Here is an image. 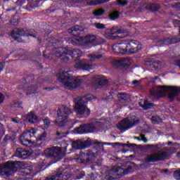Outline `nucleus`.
<instances>
[{
    "instance_id": "412c9836",
    "label": "nucleus",
    "mask_w": 180,
    "mask_h": 180,
    "mask_svg": "<svg viewBox=\"0 0 180 180\" xmlns=\"http://www.w3.org/2000/svg\"><path fill=\"white\" fill-rule=\"evenodd\" d=\"M131 64V60L127 58H122L112 61V65L116 68H117V67H129Z\"/></svg>"
},
{
    "instance_id": "de8ad7c7",
    "label": "nucleus",
    "mask_w": 180,
    "mask_h": 180,
    "mask_svg": "<svg viewBox=\"0 0 180 180\" xmlns=\"http://www.w3.org/2000/svg\"><path fill=\"white\" fill-rule=\"evenodd\" d=\"M44 124L46 127H49V126H50V120H49V119L44 120Z\"/></svg>"
},
{
    "instance_id": "3c124183",
    "label": "nucleus",
    "mask_w": 180,
    "mask_h": 180,
    "mask_svg": "<svg viewBox=\"0 0 180 180\" xmlns=\"http://www.w3.org/2000/svg\"><path fill=\"white\" fill-rule=\"evenodd\" d=\"M4 101H5V96L0 93V105L1 103H4Z\"/></svg>"
},
{
    "instance_id": "a18cd8bd",
    "label": "nucleus",
    "mask_w": 180,
    "mask_h": 180,
    "mask_svg": "<svg viewBox=\"0 0 180 180\" xmlns=\"http://www.w3.org/2000/svg\"><path fill=\"white\" fill-rule=\"evenodd\" d=\"M11 107L13 108H20V103H18V101H14Z\"/></svg>"
},
{
    "instance_id": "6e6d98bb",
    "label": "nucleus",
    "mask_w": 180,
    "mask_h": 180,
    "mask_svg": "<svg viewBox=\"0 0 180 180\" xmlns=\"http://www.w3.org/2000/svg\"><path fill=\"white\" fill-rule=\"evenodd\" d=\"M82 176H81L80 178H77V179H81V178L85 176V173H82Z\"/></svg>"
},
{
    "instance_id": "864d4df0",
    "label": "nucleus",
    "mask_w": 180,
    "mask_h": 180,
    "mask_svg": "<svg viewBox=\"0 0 180 180\" xmlns=\"http://www.w3.org/2000/svg\"><path fill=\"white\" fill-rule=\"evenodd\" d=\"M44 89H45L46 91H53V88L45 87V88H44Z\"/></svg>"
},
{
    "instance_id": "ddd939ff",
    "label": "nucleus",
    "mask_w": 180,
    "mask_h": 180,
    "mask_svg": "<svg viewBox=\"0 0 180 180\" xmlns=\"http://www.w3.org/2000/svg\"><path fill=\"white\" fill-rule=\"evenodd\" d=\"M27 36H30L31 37H37V35H33L30 32L25 31V30L15 29L11 32V37L13 39H14V40H17V41H19L20 43H25V39H22H22H25Z\"/></svg>"
},
{
    "instance_id": "5fc2aeb1",
    "label": "nucleus",
    "mask_w": 180,
    "mask_h": 180,
    "mask_svg": "<svg viewBox=\"0 0 180 180\" xmlns=\"http://www.w3.org/2000/svg\"><path fill=\"white\" fill-rule=\"evenodd\" d=\"M176 65H178V67L180 68V60L176 62Z\"/></svg>"
},
{
    "instance_id": "1a4fd4ad",
    "label": "nucleus",
    "mask_w": 180,
    "mask_h": 180,
    "mask_svg": "<svg viewBox=\"0 0 180 180\" xmlns=\"http://www.w3.org/2000/svg\"><path fill=\"white\" fill-rule=\"evenodd\" d=\"M125 41V54H136L139 53L143 45L137 40L127 39Z\"/></svg>"
},
{
    "instance_id": "6e6552de",
    "label": "nucleus",
    "mask_w": 180,
    "mask_h": 180,
    "mask_svg": "<svg viewBox=\"0 0 180 180\" xmlns=\"http://www.w3.org/2000/svg\"><path fill=\"white\" fill-rule=\"evenodd\" d=\"M44 154L47 158H54L56 161H60V160L65 155V150L63 152V149L58 146H53L52 148H46L44 150Z\"/></svg>"
},
{
    "instance_id": "b1692460",
    "label": "nucleus",
    "mask_w": 180,
    "mask_h": 180,
    "mask_svg": "<svg viewBox=\"0 0 180 180\" xmlns=\"http://www.w3.org/2000/svg\"><path fill=\"white\" fill-rule=\"evenodd\" d=\"M41 85V82H37L36 84H32L27 88L26 95H32V94H36L37 89Z\"/></svg>"
},
{
    "instance_id": "cd10ccee",
    "label": "nucleus",
    "mask_w": 180,
    "mask_h": 180,
    "mask_svg": "<svg viewBox=\"0 0 180 180\" xmlns=\"http://www.w3.org/2000/svg\"><path fill=\"white\" fill-rule=\"evenodd\" d=\"M139 106H141V108H143V109H144L145 110H147V109H151V108H153V103L147 101H143V100H140V101L139 102Z\"/></svg>"
},
{
    "instance_id": "a19ab883",
    "label": "nucleus",
    "mask_w": 180,
    "mask_h": 180,
    "mask_svg": "<svg viewBox=\"0 0 180 180\" xmlns=\"http://www.w3.org/2000/svg\"><path fill=\"white\" fill-rule=\"evenodd\" d=\"M94 25L96 29H105V25L101 22H96Z\"/></svg>"
},
{
    "instance_id": "bb28decb",
    "label": "nucleus",
    "mask_w": 180,
    "mask_h": 180,
    "mask_svg": "<svg viewBox=\"0 0 180 180\" xmlns=\"http://www.w3.org/2000/svg\"><path fill=\"white\" fill-rule=\"evenodd\" d=\"M68 32L69 33H70V34H72L73 36H77V34H79V33L82 32V28L78 25H76L69 29Z\"/></svg>"
},
{
    "instance_id": "bf43d9fd",
    "label": "nucleus",
    "mask_w": 180,
    "mask_h": 180,
    "mask_svg": "<svg viewBox=\"0 0 180 180\" xmlns=\"http://www.w3.org/2000/svg\"><path fill=\"white\" fill-rule=\"evenodd\" d=\"M167 144H168V146H169V144H171V142H169Z\"/></svg>"
},
{
    "instance_id": "4c0bfd02",
    "label": "nucleus",
    "mask_w": 180,
    "mask_h": 180,
    "mask_svg": "<svg viewBox=\"0 0 180 180\" xmlns=\"http://www.w3.org/2000/svg\"><path fill=\"white\" fill-rule=\"evenodd\" d=\"M152 122H153L155 124H157V123H161L162 122V120L160 118V117H152Z\"/></svg>"
},
{
    "instance_id": "8fccbe9b",
    "label": "nucleus",
    "mask_w": 180,
    "mask_h": 180,
    "mask_svg": "<svg viewBox=\"0 0 180 180\" xmlns=\"http://www.w3.org/2000/svg\"><path fill=\"white\" fill-rule=\"evenodd\" d=\"M162 43H163L164 44H171V40H169V39H164L162 41H160Z\"/></svg>"
},
{
    "instance_id": "aec40b11",
    "label": "nucleus",
    "mask_w": 180,
    "mask_h": 180,
    "mask_svg": "<svg viewBox=\"0 0 180 180\" xmlns=\"http://www.w3.org/2000/svg\"><path fill=\"white\" fill-rule=\"evenodd\" d=\"M112 49L117 54H126V44L124 41H122L118 44L112 46Z\"/></svg>"
},
{
    "instance_id": "c03bdc74",
    "label": "nucleus",
    "mask_w": 180,
    "mask_h": 180,
    "mask_svg": "<svg viewBox=\"0 0 180 180\" xmlns=\"http://www.w3.org/2000/svg\"><path fill=\"white\" fill-rule=\"evenodd\" d=\"M56 134L57 136H60V139H63V137H65L67 133L63 131H57Z\"/></svg>"
},
{
    "instance_id": "dca6fc26",
    "label": "nucleus",
    "mask_w": 180,
    "mask_h": 180,
    "mask_svg": "<svg viewBox=\"0 0 180 180\" xmlns=\"http://www.w3.org/2000/svg\"><path fill=\"white\" fill-rule=\"evenodd\" d=\"M71 178V170L70 169H60L56 174L46 180H68Z\"/></svg>"
},
{
    "instance_id": "f3484780",
    "label": "nucleus",
    "mask_w": 180,
    "mask_h": 180,
    "mask_svg": "<svg viewBox=\"0 0 180 180\" xmlns=\"http://www.w3.org/2000/svg\"><path fill=\"white\" fill-rule=\"evenodd\" d=\"M75 68L83 70L84 71H91L95 68V65L90 63L88 60H82L77 62L75 65Z\"/></svg>"
},
{
    "instance_id": "2eb2a0df",
    "label": "nucleus",
    "mask_w": 180,
    "mask_h": 180,
    "mask_svg": "<svg viewBox=\"0 0 180 180\" xmlns=\"http://www.w3.org/2000/svg\"><path fill=\"white\" fill-rule=\"evenodd\" d=\"M76 41L77 44L80 46H85L86 47H88L96 41V36L94 34H89L85 37L76 39Z\"/></svg>"
},
{
    "instance_id": "7ed1b4c3",
    "label": "nucleus",
    "mask_w": 180,
    "mask_h": 180,
    "mask_svg": "<svg viewBox=\"0 0 180 180\" xmlns=\"http://www.w3.org/2000/svg\"><path fill=\"white\" fill-rule=\"evenodd\" d=\"M53 56L60 58L63 61H68L70 57L77 60L79 57L82 56V52L79 49H74L72 48H56L52 50V52L49 54V56L46 57L49 60H52Z\"/></svg>"
},
{
    "instance_id": "7c9ffc66",
    "label": "nucleus",
    "mask_w": 180,
    "mask_h": 180,
    "mask_svg": "<svg viewBox=\"0 0 180 180\" xmlns=\"http://www.w3.org/2000/svg\"><path fill=\"white\" fill-rule=\"evenodd\" d=\"M87 4L90 6L98 5L99 4H105V2H108L110 0H86Z\"/></svg>"
},
{
    "instance_id": "c85d7f7f",
    "label": "nucleus",
    "mask_w": 180,
    "mask_h": 180,
    "mask_svg": "<svg viewBox=\"0 0 180 180\" xmlns=\"http://www.w3.org/2000/svg\"><path fill=\"white\" fill-rule=\"evenodd\" d=\"M26 119L28 120L30 123H34L36 120H37V116L34 114V112H31L28 115H26Z\"/></svg>"
},
{
    "instance_id": "a211bd4d",
    "label": "nucleus",
    "mask_w": 180,
    "mask_h": 180,
    "mask_svg": "<svg viewBox=\"0 0 180 180\" xmlns=\"http://www.w3.org/2000/svg\"><path fill=\"white\" fill-rule=\"evenodd\" d=\"M92 86L94 89H98L101 86H105L108 84V79L103 76L95 75L93 77Z\"/></svg>"
},
{
    "instance_id": "9b49d317",
    "label": "nucleus",
    "mask_w": 180,
    "mask_h": 180,
    "mask_svg": "<svg viewBox=\"0 0 180 180\" xmlns=\"http://www.w3.org/2000/svg\"><path fill=\"white\" fill-rule=\"evenodd\" d=\"M139 124V119L136 116L132 115L124 119L121 122L117 124V129L121 131H126L129 129H131L133 126Z\"/></svg>"
},
{
    "instance_id": "a878e982",
    "label": "nucleus",
    "mask_w": 180,
    "mask_h": 180,
    "mask_svg": "<svg viewBox=\"0 0 180 180\" xmlns=\"http://www.w3.org/2000/svg\"><path fill=\"white\" fill-rule=\"evenodd\" d=\"M72 146V148H75V150H80L81 148H85V147H86L85 142H83L81 140L73 141Z\"/></svg>"
},
{
    "instance_id": "ea45409f",
    "label": "nucleus",
    "mask_w": 180,
    "mask_h": 180,
    "mask_svg": "<svg viewBox=\"0 0 180 180\" xmlns=\"http://www.w3.org/2000/svg\"><path fill=\"white\" fill-rule=\"evenodd\" d=\"M129 1L126 0H117V4L120 5V6H126Z\"/></svg>"
},
{
    "instance_id": "c756f323",
    "label": "nucleus",
    "mask_w": 180,
    "mask_h": 180,
    "mask_svg": "<svg viewBox=\"0 0 180 180\" xmlns=\"http://www.w3.org/2000/svg\"><path fill=\"white\" fill-rule=\"evenodd\" d=\"M20 175L25 176V175H29L32 174V168L30 167H27L25 168L20 169L19 170Z\"/></svg>"
},
{
    "instance_id": "6ab92c4d",
    "label": "nucleus",
    "mask_w": 180,
    "mask_h": 180,
    "mask_svg": "<svg viewBox=\"0 0 180 180\" xmlns=\"http://www.w3.org/2000/svg\"><path fill=\"white\" fill-rule=\"evenodd\" d=\"M86 133H94L95 131H101L103 125L101 122H92L90 124H85Z\"/></svg>"
},
{
    "instance_id": "20e7f679",
    "label": "nucleus",
    "mask_w": 180,
    "mask_h": 180,
    "mask_svg": "<svg viewBox=\"0 0 180 180\" xmlns=\"http://www.w3.org/2000/svg\"><path fill=\"white\" fill-rule=\"evenodd\" d=\"M168 94L171 101L180 94V87L177 86H157L150 90V95L153 98H160Z\"/></svg>"
},
{
    "instance_id": "79ce46f5",
    "label": "nucleus",
    "mask_w": 180,
    "mask_h": 180,
    "mask_svg": "<svg viewBox=\"0 0 180 180\" xmlns=\"http://www.w3.org/2000/svg\"><path fill=\"white\" fill-rule=\"evenodd\" d=\"M97 178H98V175L91 174L88 175L87 180H97Z\"/></svg>"
},
{
    "instance_id": "72a5a7b5",
    "label": "nucleus",
    "mask_w": 180,
    "mask_h": 180,
    "mask_svg": "<svg viewBox=\"0 0 180 180\" xmlns=\"http://www.w3.org/2000/svg\"><path fill=\"white\" fill-rule=\"evenodd\" d=\"M117 98L120 102H124V101H127V95L126 94H118Z\"/></svg>"
},
{
    "instance_id": "49530a36",
    "label": "nucleus",
    "mask_w": 180,
    "mask_h": 180,
    "mask_svg": "<svg viewBox=\"0 0 180 180\" xmlns=\"http://www.w3.org/2000/svg\"><path fill=\"white\" fill-rule=\"evenodd\" d=\"M86 99H87V101H92V99H95V96L89 94L86 96Z\"/></svg>"
},
{
    "instance_id": "37998d69",
    "label": "nucleus",
    "mask_w": 180,
    "mask_h": 180,
    "mask_svg": "<svg viewBox=\"0 0 180 180\" xmlns=\"http://www.w3.org/2000/svg\"><path fill=\"white\" fill-rule=\"evenodd\" d=\"M174 178L180 180V170H177L174 173Z\"/></svg>"
},
{
    "instance_id": "f704fd0d",
    "label": "nucleus",
    "mask_w": 180,
    "mask_h": 180,
    "mask_svg": "<svg viewBox=\"0 0 180 180\" xmlns=\"http://www.w3.org/2000/svg\"><path fill=\"white\" fill-rule=\"evenodd\" d=\"M109 18L111 20H115V19H117L119 18V12L113 11L109 14Z\"/></svg>"
},
{
    "instance_id": "f03ea898",
    "label": "nucleus",
    "mask_w": 180,
    "mask_h": 180,
    "mask_svg": "<svg viewBox=\"0 0 180 180\" xmlns=\"http://www.w3.org/2000/svg\"><path fill=\"white\" fill-rule=\"evenodd\" d=\"M146 147L147 148H150L152 153L146 156L145 162H158V161H164V160H167L171 154L169 148H163L164 144L147 145Z\"/></svg>"
},
{
    "instance_id": "9d476101",
    "label": "nucleus",
    "mask_w": 180,
    "mask_h": 180,
    "mask_svg": "<svg viewBox=\"0 0 180 180\" xmlns=\"http://www.w3.org/2000/svg\"><path fill=\"white\" fill-rule=\"evenodd\" d=\"M18 168H19V163L18 161L8 162L0 168V175L11 176V175H13V174L18 171Z\"/></svg>"
},
{
    "instance_id": "0eeeda50",
    "label": "nucleus",
    "mask_w": 180,
    "mask_h": 180,
    "mask_svg": "<svg viewBox=\"0 0 180 180\" xmlns=\"http://www.w3.org/2000/svg\"><path fill=\"white\" fill-rule=\"evenodd\" d=\"M85 98L84 97H77L75 101V111L77 115H84L85 117H88L91 115V110L86 104H85Z\"/></svg>"
},
{
    "instance_id": "052dcab7",
    "label": "nucleus",
    "mask_w": 180,
    "mask_h": 180,
    "mask_svg": "<svg viewBox=\"0 0 180 180\" xmlns=\"http://www.w3.org/2000/svg\"><path fill=\"white\" fill-rule=\"evenodd\" d=\"M116 144H117V145H120V143H117Z\"/></svg>"
},
{
    "instance_id": "4be33fe9",
    "label": "nucleus",
    "mask_w": 180,
    "mask_h": 180,
    "mask_svg": "<svg viewBox=\"0 0 180 180\" xmlns=\"http://www.w3.org/2000/svg\"><path fill=\"white\" fill-rule=\"evenodd\" d=\"M32 153L28 150H26L22 148H17L15 151V156L18 158H22V160H26L27 157L30 156Z\"/></svg>"
},
{
    "instance_id": "58836bf2",
    "label": "nucleus",
    "mask_w": 180,
    "mask_h": 180,
    "mask_svg": "<svg viewBox=\"0 0 180 180\" xmlns=\"http://www.w3.org/2000/svg\"><path fill=\"white\" fill-rule=\"evenodd\" d=\"M135 139L136 140H139V141H140V140H142V141L144 142V143H147V141H148L147 140V138H146V136H144V134H141L140 137L135 136Z\"/></svg>"
},
{
    "instance_id": "4d7b16f0",
    "label": "nucleus",
    "mask_w": 180,
    "mask_h": 180,
    "mask_svg": "<svg viewBox=\"0 0 180 180\" xmlns=\"http://www.w3.org/2000/svg\"><path fill=\"white\" fill-rule=\"evenodd\" d=\"M4 70V68L2 67V65H0V71H2Z\"/></svg>"
},
{
    "instance_id": "c9c22d12",
    "label": "nucleus",
    "mask_w": 180,
    "mask_h": 180,
    "mask_svg": "<svg viewBox=\"0 0 180 180\" xmlns=\"http://www.w3.org/2000/svg\"><path fill=\"white\" fill-rule=\"evenodd\" d=\"M149 9L152 11V12H155L156 11H158L160 9V5L159 4H151L149 6Z\"/></svg>"
},
{
    "instance_id": "09e8293b",
    "label": "nucleus",
    "mask_w": 180,
    "mask_h": 180,
    "mask_svg": "<svg viewBox=\"0 0 180 180\" xmlns=\"http://www.w3.org/2000/svg\"><path fill=\"white\" fill-rule=\"evenodd\" d=\"M140 84H141V82L138 81V80H134L132 82V85H134L135 86H140Z\"/></svg>"
},
{
    "instance_id": "2f4dec72",
    "label": "nucleus",
    "mask_w": 180,
    "mask_h": 180,
    "mask_svg": "<svg viewBox=\"0 0 180 180\" xmlns=\"http://www.w3.org/2000/svg\"><path fill=\"white\" fill-rule=\"evenodd\" d=\"M89 57L90 58V61L94 62L95 61V60H99L100 58H103V55L102 54L96 55V53H92L89 55Z\"/></svg>"
},
{
    "instance_id": "f257e3e1",
    "label": "nucleus",
    "mask_w": 180,
    "mask_h": 180,
    "mask_svg": "<svg viewBox=\"0 0 180 180\" xmlns=\"http://www.w3.org/2000/svg\"><path fill=\"white\" fill-rule=\"evenodd\" d=\"M47 134L41 127L31 129L24 131L20 136V140L22 146L26 147H32V145L37 147L41 146V143L46 140Z\"/></svg>"
},
{
    "instance_id": "680f3d73",
    "label": "nucleus",
    "mask_w": 180,
    "mask_h": 180,
    "mask_svg": "<svg viewBox=\"0 0 180 180\" xmlns=\"http://www.w3.org/2000/svg\"><path fill=\"white\" fill-rule=\"evenodd\" d=\"M44 57H47V56H46V55H45V54H44Z\"/></svg>"
},
{
    "instance_id": "603ef678",
    "label": "nucleus",
    "mask_w": 180,
    "mask_h": 180,
    "mask_svg": "<svg viewBox=\"0 0 180 180\" xmlns=\"http://www.w3.org/2000/svg\"><path fill=\"white\" fill-rule=\"evenodd\" d=\"M11 120H12V122H13V123H20L21 122L20 120H18L16 118H11Z\"/></svg>"
},
{
    "instance_id": "e433bc0d",
    "label": "nucleus",
    "mask_w": 180,
    "mask_h": 180,
    "mask_svg": "<svg viewBox=\"0 0 180 180\" xmlns=\"http://www.w3.org/2000/svg\"><path fill=\"white\" fill-rule=\"evenodd\" d=\"M103 13H105V11H103V9H102V8H99L98 10L95 11L94 12V16H102V15H103Z\"/></svg>"
},
{
    "instance_id": "5701e85b",
    "label": "nucleus",
    "mask_w": 180,
    "mask_h": 180,
    "mask_svg": "<svg viewBox=\"0 0 180 180\" xmlns=\"http://www.w3.org/2000/svg\"><path fill=\"white\" fill-rule=\"evenodd\" d=\"M115 36L117 37V39H123V37L129 36V32L124 27L120 29L115 27Z\"/></svg>"
},
{
    "instance_id": "f8f14e48",
    "label": "nucleus",
    "mask_w": 180,
    "mask_h": 180,
    "mask_svg": "<svg viewBox=\"0 0 180 180\" xmlns=\"http://www.w3.org/2000/svg\"><path fill=\"white\" fill-rule=\"evenodd\" d=\"M131 171H133V167L131 166L128 165L127 167L124 168V165H117L111 169L110 172H106V179H113V177L112 176L117 172L122 175H127V174H129Z\"/></svg>"
},
{
    "instance_id": "13d9d810",
    "label": "nucleus",
    "mask_w": 180,
    "mask_h": 180,
    "mask_svg": "<svg viewBox=\"0 0 180 180\" xmlns=\"http://www.w3.org/2000/svg\"><path fill=\"white\" fill-rule=\"evenodd\" d=\"M176 155L179 158H180V152H179Z\"/></svg>"
},
{
    "instance_id": "393cba45",
    "label": "nucleus",
    "mask_w": 180,
    "mask_h": 180,
    "mask_svg": "<svg viewBox=\"0 0 180 180\" xmlns=\"http://www.w3.org/2000/svg\"><path fill=\"white\" fill-rule=\"evenodd\" d=\"M105 36L108 39L111 40L117 39V37L116 36V27H113L110 29H107L105 30Z\"/></svg>"
},
{
    "instance_id": "423d86ee",
    "label": "nucleus",
    "mask_w": 180,
    "mask_h": 180,
    "mask_svg": "<svg viewBox=\"0 0 180 180\" xmlns=\"http://www.w3.org/2000/svg\"><path fill=\"white\" fill-rule=\"evenodd\" d=\"M58 78L60 82H62L68 89H75L81 85V79L72 77L65 70L60 71Z\"/></svg>"
},
{
    "instance_id": "e2e57ef3",
    "label": "nucleus",
    "mask_w": 180,
    "mask_h": 180,
    "mask_svg": "<svg viewBox=\"0 0 180 180\" xmlns=\"http://www.w3.org/2000/svg\"><path fill=\"white\" fill-rule=\"evenodd\" d=\"M51 44H53V41H51Z\"/></svg>"
},
{
    "instance_id": "4468645a",
    "label": "nucleus",
    "mask_w": 180,
    "mask_h": 180,
    "mask_svg": "<svg viewBox=\"0 0 180 180\" xmlns=\"http://www.w3.org/2000/svg\"><path fill=\"white\" fill-rule=\"evenodd\" d=\"M95 158H96V153L89 150L86 153H81L80 155L75 160L77 162H79L80 164H92Z\"/></svg>"
},
{
    "instance_id": "473e14b6",
    "label": "nucleus",
    "mask_w": 180,
    "mask_h": 180,
    "mask_svg": "<svg viewBox=\"0 0 180 180\" xmlns=\"http://www.w3.org/2000/svg\"><path fill=\"white\" fill-rule=\"evenodd\" d=\"M76 131L78 134H84L87 133L85 124L81 125L79 127L77 128Z\"/></svg>"
},
{
    "instance_id": "39448f33",
    "label": "nucleus",
    "mask_w": 180,
    "mask_h": 180,
    "mask_svg": "<svg viewBox=\"0 0 180 180\" xmlns=\"http://www.w3.org/2000/svg\"><path fill=\"white\" fill-rule=\"evenodd\" d=\"M57 115H58V121H55V125L58 126L60 127H63V126H65L67 122L68 124H71V127H73L74 124L77 123L75 120H71L70 119L68 120V117L71 116L72 115V111L70 109V108L62 105L59 107L58 110H57Z\"/></svg>"
}]
</instances>
